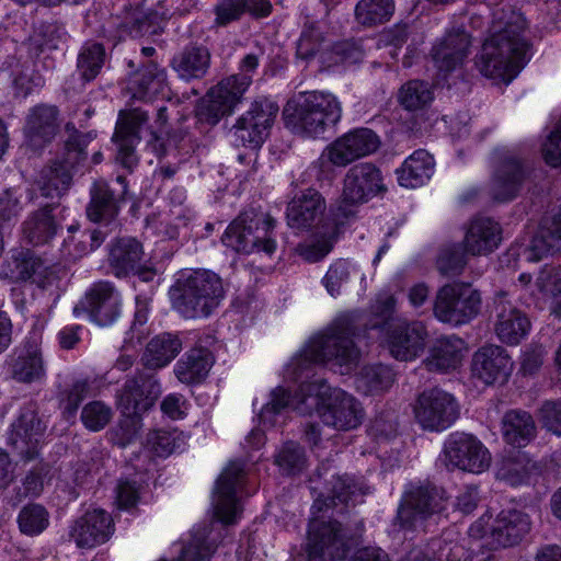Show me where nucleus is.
<instances>
[{"mask_svg": "<svg viewBox=\"0 0 561 561\" xmlns=\"http://www.w3.org/2000/svg\"><path fill=\"white\" fill-rule=\"evenodd\" d=\"M245 473L243 461H230L216 481L213 506L216 518L222 524H234L240 516L237 492L243 484Z\"/></svg>", "mask_w": 561, "mask_h": 561, "instance_id": "16", "label": "nucleus"}, {"mask_svg": "<svg viewBox=\"0 0 561 561\" xmlns=\"http://www.w3.org/2000/svg\"><path fill=\"white\" fill-rule=\"evenodd\" d=\"M501 236V226L492 218H473L463 239L465 252L471 255H486L497 249Z\"/></svg>", "mask_w": 561, "mask_h": 561, "instance_id": "31", "label": "nucleus"}, {"mask_svg": "<svg viewBox=\"0 0 561 561\" xmlns=\"http://www.w3.org/2000/svg\"><path fill=\"white\" fill-rule=\"evenodd\" d=\"M447 505L445 491L437 486H417L408 492L398 508L397 519L403 528H412L419 519L440 514Z\"/></svg>", "mask_w": 561, "mask_h": 561, "instance_id": "18", "label": "nucleus"}, {"mask_svg": "<svg viewBox=\"0 0 561 561\" xmlns=\"http://www.w3.org/2000/svg\"><path fill=\"white\" fill-rule=\"evenodd\" d=\"M167 72L154 61H148L131 78L134 96L151 99L164 89Z\"/></svg>", "mask_w": 561, "mask_h": 561, "instance_id": "45", "label": "nucleus"}, {"mask_svg": "<svg viewBox=\"0 0 561 561\" xmlns=\"http://www.w3.org/2000/svg\"><path fill=\"white\" fill-rule=\"evenodd\" d=\"M434 158L423 149L414 151L397 170L401 186L415 188L424 185L434 174Z\"/></svg>", "mask_w": 561, "mask_h": 561, "instance_id": "37", "label": "nucleus"}, {"mask_svg": "<svg viewBox=\"0 0 561 561\" xmlns=\"http://www.w3.org/2000/svg\"><path fill=\"white\" fill-rule=\"evenodd\" d=\"M427 337L422 322L401 323L388 331V348L396 359L412 360L423 353Z\"/></svg>", "mask_w": 561, "mask_h": 561, "instance_id": "26", "label": "nucleus"}, {"mask_svg": "<svg viewBox=\"0 0 561 561\" xmlns=\"http://www.w3.org/2000/svg\"><path fill=\"white\" fill-rule=\"evenodd\" d=\"M160 394V383L152 373L138 371L125 381L117 393V404L133 427L127 434V440L137 433L140 415L153 407Z\"/></svg>", "mask_w": 561, "mask_h": 561, "instance_id": "10", "label": "nucleus"}, {"mask_svg": "<svg viewBox=\"0 0 561 561\" xmlns=\"http://www.w3.org/2000/svg\"><path fill=\"white\" fill-rule=\"evenodd\" d=\"M356 320L352 314H341L319 334L312 336L305 348L288 364L287 376L295 381L309 377L313 364H331L347 374L357 364L359 350Z\"/></svg>", "mask_w": 561, "mask_h": 561, "instance_id": "2", "label": "nucleus"}, {"mask_svg": "<svg viewBox=\"0 0 561 561\" xmlns=\"http://www.w3.org/2000/svg\"><path fill=\"white\" fill-rule=\"evenodd\" d=\"M503 437L512 446L524 447L537 433L531 414L524 410H510L502 419Z\"/></svg>", "mask_w": 561, "mask_h": 561, "instance_id": "39", "label": "nucleus"}, {"mask_svg": "<svg viewBox=\"0 0 561 561\" xmlns=\"http://www.w3.org/2000/svg\"><path fill=\"white\" fill-rule=\"evenodd\" d=\"M148 144L158 157H164L173 152L180 156H186L193 151L194 148L188 133L181 127L174 128L172 131L168 133L165 139L152 131L151 139Z\"/></svg>", "mask_w": 561, "mask_h": 561, "instance_id": "49", "label": "nucleus"}, {"mask_svg": "<svg viewBox=\"0 0 561 561\" xmlns=\"http://www.w3.org/2000/svg\"><path fill=\"white\" fill-rule=\"evenodd\" d=\"M306 461L304 448L293 442L285 444L275 457V463L286 474L299 473Z\"/></svg>", "mask_w": 561, "mask_h": 561, "instance_id": "55", "label": "nucleus"}, {"mask_svg": "<svg viewBox=\"0 0 561 561\" xmlns=\"http://www.w3.org/2000/svg\"><path fill=\"white\" fill-rule=\"evenodd\" d=\"M142 256L141 243L135 238L125 237L117 239L111 245L107 260L115 276L125 277L137 268Z\"/></svg>", "mask_w": 561, "mask_h": 561, "instance_id": "36", "label": "nucleus"}, {"mask_svg": "<svg viewBox=\"0 0 561 561\" xmlns=\"http://www.w3.org/2000/svg\"><path fill=\"white\" fill-rule=\"evenodd\" d=\"M275 222L268 213L250 206L227 227L221 241L238 253L262 251L272 254L276 249Z\"/></svg>", "mask_w": 561, "mask_h": 561, "instance_id": "7", "label": "nucleus"}, {"mask_svg": "<svg viewBox=\"0 0 561 561\" xmlns=\"http://www.w3.org/2000/svg\"><path fill=\"white\" fill-rule=\"evenodd\" d=\"M351 548L352 538L340 522L318 517L310 519L306 542L308 561L343 560Z\"/></svg>", "mask_w": 561, "mask_h": 561, "instance_id": "11", "label": "nucleus"}, {"mask_svg": "<svg viewBox=\"0 0 561 561\" xmlns=\"http://www.w3.org/2000/svg\"><path fill=\"white\" fill-rule=\"evenodd\" d=\"M539 291L551 299V310L561 317V272L557 267H543L536 280Z\"/></svg>", "mask_w": 561, "mask_h": 561, "instance_id": "53", "label": "nucleus"}, {"mask_svg": "<svg viewBox=\"0 0 561 561\" xmlns=\"http://www.w3.org/2000/svg\"><path fill=\"white\" fill-rule=\"evenodd\" d=\"M53 210V205H46L32 213L23 222V233L33 245L48 243L60 228V225L51 214Z\"/></svg>", "mask_w": 561, "mask_h": 561, "instance_id": "44", "label": "nucleus"}, {"mask_svg": "<svg viewBox=\"0 0 561 561\" xmlns=\"http://www.w3.org/2000/svg\"><path fill=\"white\" fill-rule=\"evenodd\" d=\"M434 100V92L428 82L410 80L398 92V102L407 111L416 112L426 108Z\"/></svg>", "mask_w": 561, "mask_h": 561, "instance_id": "48", "label": "nucleus"}, {"mask_svg": "<svg viewBox=\"0 0 561 561\" xmlns=\"http://www.w3.org/2000/svg\"><path fill=\"white\" fill-rule=\"evenodd\" d=\"M278 113V105L267 98L254 100L232 127L234 141L243 147L257 149L270 135Z\"/></svg>", "mask_w": 561, "mask_h": 561, "instance_id": "13", "label": "nucleus"}, {"mask_svg": "<svg viewBox=\"0 0 561 561\" xmlns=\"http://www.w3.org/2000/svg\"><path fill=\"white\" fill-rule=\"evenodd\" d=\"M469 34L460 28L453 30L433 46L432 57L439 72L445 75L462 65L469 54Z\"/></svg>", "mask_w": 561, "mask_h": 561, "instance_id": "30", "label": "nucleus"}, {"mask_svg": "<svg viewBox=\"0 0 561 561\" xmlns=\"http://www.w3.org/2000/svg\"><path fill=\"white\" fill-rule=\"evenodd\" d=\"M225 295L222 279L208 270L182 274L169 289L173 310L188 320L210 317L220 306Z\"/></svg>", "mask_w": 561, "mask_h": 561, "instance_id": "5", "label": "nucleus"}, {"mask_svg": "<svg viewBox=\"0 0 561 561\" xmlns=\"http://www.w3.org/2000/svg\"><path fill=\"white\" fill-rule=\"evenodd\" d=\"M324 209V198L318 191L309 188L288 204V226L296 229L310 228L322 216Z\"/></svg>", "mask_w": 561, "mask_h": 561, "instance_id": "33", "label": "nucleus"}, {"mask_svg": "<svg viewBox=\"0 0 561 561\" xmlns=\"http://www.w3.org/2000/svg\"><path fill=\"white\" fill-rule=\"evenodd\" d=\"M559 238L550 231V227L545 222L531 240L526 251L527 260L539 261L543 256L558 250Z\"/></svg>", "mask_w": 561, "mask_h": 561, "instance_id": "56", "label": "nucleus"}, {"mask_svg": "<svg viewBox=\"0 0 561 561\" xmlns=\"http://www.w3.org/2000/svg\"><path fill=\"white\" fill-rule=\"evenodd\" d=\"M213 364V355L207 348H192L176 363L174 374L183 383H198L206 378Z\"/></svg>", "mask_w": 561, "mask_h": 561, "instance_id": "42", "label": "nucleus"}, {"mask_svg": "<svg viewBox=\"0 0 561 561\" xmlns=\"http://www.w3.org/2000/svg\"><path fill=\"white\" fill-rule=\"evenodd\" d=\"M394 374L386 365L364 366L356 376V389L364 394H379L387 391L393 383Z\"/></svg>", "mask_w": 561, "mask_h": 561, "instance_id": "47", "label": "nucleus"}, {"mask_svg": "<svg viewBox=\"0 0 561 561\" xmlns=\"http://www.w3.org/2000/svg\"><path fill=\"white\" fill-rule=\"evenodd\" d=\"M416 422L423 430L442 432L459 417V405L453 394L439 388L421 392L413 408Z\"/></svg>", "mask_w": 561, "mask_h": 561, "instance_id": "14", "label": "nucleus"}, {"mask_svg": "<svg viewBox=\"0 0 561 561\" xmlns=\"http://www.w3.org/2000/svg\"><path fill=\"white\" fill-rule=\"evenodd\" d=\"M322 41V33L317 26H305L297 43V56L301 59L314 57L321 47Z\"/></svg>", "mask_w": 561, "mask_h": 561, "instance_id": "64", "label": "nucleus"}, {"mask_svg": "<svg viewBox=\"0 0 561 561\" xmlns=\"http://www.w3.org/2000/svg\"><path fill=\"white\" fill-rule=\"evenodd\" d=\"M147 112L140 108L121 111L112 137L117 147L116 160L127 170L138 163L136 146L140 142V129L148 122Z\"/></svg>", "mask_w": 561, "mask_h": 561, "instance_id": "19", "label": "nucleus"}, {"mask_svg": "<svg viewBox=\"0 0 561 561\" xmlns=\"http://www.w3.org/2000/svg\"><path fill=\"white\" fill-rule=\"evenodd\" d=\"M285 408H291L301 415L317 412L324 425L337 431L356 428L364 417L360 403L352 394L340 388H331L320 378L301 381L293 397L286 389L276 388L272 392L271 401L260 411V422L264 425H275L276 415Z\"/></svg>", "mask_w": 561, "mask_h": 561, "instance_id": "1", "label": "nucleus"}, {"mask_svg": "<svg viewBox=\"0 0 561 561\" xmlns=\"http://www.w3.org/2000/svg\"><path fill=\"white\" fill-rule=\"evenodd\" d=\"M11 76L16 96L26 98L35 88L44 84L42 76L34 73V70L28 65L16 62Z\"/></svg>", "mask_w": 561, "mask_h": 561, "instance_id": "57", "label": "nucleus"}, {"mask_svg": "<svg viewBox=\"0 0 561 561\" xmlns=\"http://www.w3.org/2000/svg\"><path fill=\"white\" fill-rule=\"evenodd\" d=\"M127 182L122 175L114 184L104 180L95 181L90 190V202L85 213L89 220L103 226L117 227V216L125 202Z\"/></svg>", "mask_w": 561, "mask_h": 561, "instance_id": "15", "label": "nucleus"}, {"mask_svg": "<svg viewBox=\"0 0 561 561\" xmlns=\"http://www.w3.org/2000/svg\"><path fill=\"white\" fill-rule=\"evenodd\" d=\"M172 66L186 81L202 79L210 67V53L205 46H187L173 58Z\"/></svg>", "mask_w": 561, "mask_h": 561, "instance_id": "41", "label": "nucleus"}, {"mask_svg": "<svg viewBox=\"0 0 561 561\" xmlns=\"http://www.w3.org/2000/svg\"><path fill=\"white\" fill-rule=\"evenodd\" d=\"M245 0H217L214 7L215 25L227 26L244 14Z\"/></svg>", "mask_w": 561, "mask_h": 561, "instance_id": "62", "label": "nucleus"}, {"mask_svg": "<svg viewBox=\"0 0 561 561\" xmlns=\"http://www.w3.org/2000/svg\"><path fill=\"white\" fill-rule=\"evenodd\" d=\"M90 390V381L87 378L75 380L61 393L60 405L64 415L69 419L76 415L81 402Z\"/></svg>", "mask_w": 561, "mask_h": 561, "instance_id": "59", "label": "nucleus"}, {"mask_svg": "<svg viewBox=\"0 0 561 561\" xmlns=\"http://www.w3.org/2000/svg\"><path fill=\"white\" fill-rule=\"evenodd\" d=\"M20 530L28 536H36L43 533L49 524V514L39 504L24 506L18 516Z\"/></svg>", "mask_w": 561, "mask_h": 561, "instance_id": "54", "label": "nucleus"}, {"mask_svg": "<svg viewBox=\"0 0 561 561\" xmlns=\"http://www.w3.org/2000/svg\"><path fill=\"white\" fill-rule=\"evenodd\" d=\"M46 431V424L38 416L33 402L25 404L18 419L12 423L9 433V444L25 459H33L38 450Z\"/></svg>", "mask_w": 561, "mask_h": 561, "instance_id": "21", "label": "nucleus"}, {"mask_svg": "<svg viewBox=\"0 0 561 561\" xmlns=\"http://www.w3.org/2000/svg\"><path fill=\"white\" fill-rule=\"evenodd\" d=\"M463 350L462 339L456 335L443 336L434 342L423 364L430 371L447 373L458 367Z\"/></svg>", "mask_w": 561, "mask_h": 561, "instance_id": "35", "label": "nucleus"}, {"mask_svg": "<svg viewBox=\"0 0 561 561\" xmlns=\"http://www.w3.org/2000/svg\"><path fill=\"white\" fill-rule=\"evenodd\" d=\"M45 365L38 348L22 352L11 363V376L19 382H39L45 378Z\"/></svg>", "mask_w": 561, "mask_h": 561, "instance_id": "46", "label": "nucleus"}, {"mask_svg": "<svg viewBox=\"0 0 561 561\" xmlns=\"http://www.w3.org/2000/svg\"><path fill=\"white\" fill-rule=\"evenodd\" d=\"M251 83L252 76L247 73L224 78L198 103L196 107L197 123L213 127L222 117L232 114Z\"/></svg>", "mask_w": 561, "mask_h": 561, "instance_id": "9", "label": "nucleus"}, {"mask_svg": "<svg viewBox=\"0 0 561 561\" xmlns=\"http://www.w3.org/2000/svg\"><path fill=\"white\" fill-rule=\"evenodd\" d=\"M350 275V263L345 260H337L330 265L322 278V284L332 297H336L340 295L342 286L348 282Z\"/></svg>", "mask_w": 561, "mask_h": 561, "instance_id": "61", "label": "nucleus"}, {"mask_svg": "<svg viewBox=\"0 0 561 561\" xmlns=\"http://www.w3.org/2000/svg\"><path fill=\"white\" fill-rule=\"evenodd\" d=\"M330 485L328 493L320 492L314 499L312 510L323 512L336 506V501L348 504L350 501H355L357 495L365 494L363 485L348 476H333Z\"/></svg>", "mask_w": 561, "mask_h": 561, "instance_id": "40", "label": "nucleus"}, {"mask_svg": "<svg viewBox=\"0 0 561 561\" xmlns=\"http://www.w3.org/2000/svg\"><path fill=\"white\" fill-rule=\"evenodd\" d=\"M530 522L527 514L518 510L501 511L490 526V540L493 548L513 547L522 541L529 531Z\"/></svg>", "mask_w": 561, "mask_h": 561, "instance_id": "29", "label": "nucleus"}, {"mask_svg": "<svg viewBox=\"0 0 561 561\" xmlns=\"http://www.w3.org/2000/svg\"><path fill=\"white\" fill-rule=\"evenodd\" d=\"M69 133L64 148L39 171L36 185L46 198H61L71 187L79 165L87 158L85 148L92 140L90 133H79L72 123L66 125Z\"/></svg>", "mask_w": 561, "mask_h": 561, "instance_id": "6", "label": "nucleus"}, {"mask_svg": "<svg viewBox=\"0 0 561 561\" xmlns=\"http://www.w3.org/2000/svg\"><path fill=\"white\" fill-rule=\"evenodd\" d=\"M106 58L105 49L102 44L88 42L78 55L77 70L85 82L94 80L104 66Z\"/></svg>", "mask_w": 561, "mask_h": 561, "instance_id": "50", "label": "nucleus"}, {"mask_svg": "<svg viewBox=\"0 0 561 561\" xmlns=\"http://www.w3.org/2000/svg\"><path fill=\"white\" fill-rule=\"evenodd\" d=\"M60 129L59 110L56 105L37 104L30 108L24 125V144L34 153L42 152Z\"/></svg>", "mask_w": 561, "mask_h": 561, "instance_id": "20", "label": "nucleus"}, {"mask_svg": "<svg viewBox=\"0 0 561 561\" xmlns=\"http://www.w3.org/2000/svg\"><path fill=\"white\" fill-rule=\"evenodd\" d=\"M546 466L531 459L526 453L516 451L504 457L496 468V479L512 486L536 484L542 479Z\"/></svg>", "mask_w": 561, "mask_h": 561, "instance_id": "27", "label": "nucleus"}, {"mask_svg": "<svg viewBox=\"0 0 561 561\" xmlns=\"http://www.w3.org/2000/svg\"><path fill=\"white\" fill-rule=\"evenodd\" d=\"M283 117L285 126L295 135L309 139L323 138L341 121L342 105L332 93L302 92L287 102Z\"/></svg>", "mask_w": 561, "mask_h": 561, "instance_id": "4", "label": "nucleus"}, {"mask_svg": "<svg viewBox=\"0 0 561 561\" xmlns=\"http://www.w3.org/2000/svg\"><path fill=\"white\" fill-rule=\"evenodd\" d=\"M385 190L381 171L371 162L353 165L343 179V198L351 203H367Z\"/></svg>", "mask_w": 561, "mask_h": 561, "instance_id": "24", "label": "nucleus"}, {"mask_svg": "<svg viewBox=\"0 0 561 561\" xmlns=\"http://www.w3.org/2000/svg\"><path fill=\"white\" fill-rule=\"evenodd\" d=\"M442 460L448 470L481 473L491 465L489 449L472 434L451 433L444 444Z\"/></svg>", "mask_w": 561, "mask_h": 561, "instance_id": "12", "label": "nucleus"}, {"mask_svg": "<svg viewBox=\"0 0 561 561\" xmlns=\"http://www.w3.org/2000/svg\"><path fill=\"white\" fill-rule=\"evenodd\" d=\"M88 311L90 319L100 327L113 324L121 314V299L114 286L107 282L94 284L85 294L80 305L73 309L75 314Z\"/></svg>", "mask_w": 561, "mask_h": 561, "instance_id": "22", "label": "nucleus"}, {"mask_svg": "<svg viewBox=\"0 0 561 561\" xmlns=\"http://www.w3.org/2000/svg\"><path fill=\"white\" fill-rule=\"evenodd\" d=\"M526 176V169L520 160L507 156L495 172L492 183V195L499 202L513 199L520 190Z\"/></svg>", "mask_w": 561, "mask_h": 561, "instance_id": "34", "label": "nucleus"}, {"mask_svg": "<svg viewBox=\"0 0 561 561\" xmlns=\"http://www.w3.org/2000/svg\"><path fill=\"white\" fill-rule=\"evenodd\" d=\"M481 305L482 298L478 289L470 283L455 282L437 290L433 312L440 322L458 327L474 319Z\"/></svg>", "mask_w": 561, "mask_h": 561, "instance_id": "8", "label": "nucleus"}, {"mask_svg": "<svg viewBox=\"0 0 561 561\" xmlns=\"http://www.w3.org/2000/svg\"><path fill=\"white\" fill-rule=\"evenodd\" d=\"M494 330L503 343L516 345L530 331L529 318L507 299L504 291L497 293L494 297Z\"/></svg>", "mask_w": 561, "mask_h": 561, "instance_id": "23", "label": "nucleus"}, {"mask_svg": "<svg viewBox=\"0 0 561 561\" xmlns=\"http://www.w3.org/2000/svg\"><path fill=\"white\" fill-rule=\"evenodd\" d=\"M171 14L165 11L144 12L140 9H133L121 22L119 27L131 37L154 35L163 31L164 24Z\"/></svg>", "mask_w": 561, "mask_h": 561, "instance_id": "43", "label": "nucleus"}, {"mask_svg": "<svg viewBox=\"0 0 561 561\" xmlns=\"http://www.w3.org/2000/svg\"><path fill=\"white\" fill-rule=\"evenodd\" d=\"M513 363L506 351L497 345L479 348L471 364L472 375L485 385L504 382L512 373Z\"/></svg>", "mask_w": 561, "mask_h": 561, "instance_id": "28", "label": "nucleus"}, {"mask_svg": "<svg viewBox=\"0 0 561 561\" xmlns=\"http://www.w3.org/2000/svg\"><path fill=\"white\" fill-rule=\"evenodd\" d=\"M526 27L525 16L512 12L505 26L484 42L478 60L483 76L507 84L519 73L528 60Z\"/></svg>", "mask_w": 561, "mask_h": 561, "instance_id": "3", "label": "nucleus"}, {"mask_svg": "<svg viewBox=\"0 0 561 561\" xmlns=\"http://www.w3.org/2000/svg\"><path fill=\"white\" fill-rule=\"evenodd\" d=\"M146 445L157 456L168 457L183 449L185 440L183 434L176 430H156L147 435Z\"/></svg>", "mask_w": 561, "mask_h": 561, "instance_id": "52", "label": "nucleus"}, {"mask_svg": "<svg viewBox=\"0 0 561 561\" xmlns=\"http://www.w3.org/2000/svg\"><path fill=\"white\" fill-rule=\"evenodd\" d=\"M112 415L108 405L102 401H92L83 407L80 417L88 430L99 432L110 423Z\"/></svg>", "mask_w": 561, "mask_h": 561, "instance_id": "60", "label": "nucleus"}, {"mask_svg": "<svg viewBox=\"0 0 561 561\" xmlns=\"http://www.w3.org/2000/svg\"><path fill=\"white\" fill-rule=\"evenodd\" d=\"M538 420L545 430L561 436V399L542 402L538 410Z\"/></svg>", "mask_w": 561, "mask_h": 561, "instance_id": "63", "label": "nucleus"}, {"mask_svg": "<svg viewBox=\"0 0 561 561\" xmlns=\"http://www.w3.org/2000/svg\"><path fill=\"white\" fill-rule=\"evenodd\" d=\"M466 264L465 252L459 245H450L443 249L436 262L438 272L447 277L460 275Z\"/></svg>", "mask_w": 561, "mask_h": 561, "instance_id": "58", "label": "nucleus"}, {"mask_svg": "<svg viewBox=\"0 0 561 561\" xmlns=\"http://www.w3.org/2000/svg\"><path fill=\"white\" fill-rule=\"evenodd\" d=\"M181 350L182 342L179 336L164 332L148 342L141 362L148 369H160L170 364Z\"/></svg>", "mask_w": 561, "mask_h": 561, "instance_id": "38", "label": "nucleus"}, {"mask_svg": "<svg viewBox=\"0 0 561 561\" xmlns=\"http://www.w3.org/2000/svg\"><path fill=\"white\" fill-rule=\"evenodd\" d=\"M393 12V0H360L355 8V18L364 26H375L389 21Z\"/></svg>", "mask_w": 561, "mask_h": 561, "instance_id": "51", "label": "nucleus"}, {"mask_svg": "<svg viewBox=\"0 0 561 561\" xmlns=\"http://www.w3.org/2000/svg\"><path fill=\"white\" fill-rule=\"evenodd\" d=\"M114 533L111 515L101 508L88 511L70 528V538L79 548H93L106 542Z\"/></svg>", "mask_w": 561, "mask_h": 561, "instance_id": "25", "label": "nucleus"}, {"mask_svg": "<svg viewBox=\"0 0 561 561\" xmlns=\"http://www.w3.org/2000/svg\"><path fill=\"white\" fill-rule=\"evenodd\" d=\"M378 135L369 128H355L332 141L323 151L330 163L344 168L352 162L377 151Z\"/></svg>", "mask_w": 561, "mask_h": 561, "instance_id": "17", "label": "nucleus"}, {"mask_svg": "<svg viewBox=\"0 0 561 561\" xmlns=\"http://www.w3.org/2000/svg\"><path fill=\"white\" fill-rule=\"evenodd\" d=\"M11 264V272L16 279H30L43 289L54 285L58 278L55 264H47L30 251L19 252L13 256Z\"/></svg>", "mask_w": 561, "mask_h": 561, "instance_id": "32", "label": "nucleus"}]
</instances>
